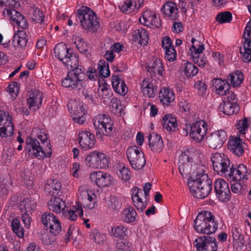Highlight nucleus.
<instances>
[{
	"label": "nucleus",
	"instance_id": "a878e982",
	"mask_svg": "<svg viewBox=\"0 0 251 251\" xmlns=\"http://www.w3.org/2000/svg\"><path fill=\"white\" fill-rule=\"evenodd\" d=\"M54 51L55 56L62 62L65 59H67V56H68L70 53L66 45L62 43L57 44L55 46L54 49Z\"/></svg>",
	"mask_w": 251,
	"mask_h": 251
},
{
	"label": "nucleus",
	"instance_id": "1a4fd4ad",
	"mask_svg": "<svg viewBox=\"0 0 251 251\" xmlns=\"http://www.w3.org/2000/svg\"><path fill=\"white\" fill-rule=\"evenodd\" d=\"M86 163L90 167L106 169L108 167L107 156L103 153L92 151L85 159Z\"/></svg>",
	"mask_w": 251,
	"mask_h": 251
},
{
	"label": "nucleus",
	"instance_id": "4468645a",
	"mask_svg": "<svg viewBox=\"0 0 251 251\" xmlns=\"http://www.w3.org/2000/svg\"><path fill=\"white\" fill-rule=\"evenodd\" d=\"M226 133L224 130L212 132L208 139L209 147L214 149L222 147L226 140Z\"/></svg>",
	"mask_w": 251,
	"mask_h": 251
},
{
	"label": "nucleus",
	"instance_id": "49530a36",
	"mask_svg": "<svg viewBox=\"0 0 251 251\" xmlns=\"http://www.w3.org/2000/svg\"><path fill=\"white\" fill-rule=\"evenodd\" d=\"M232 18L231 13L226 11L219 13L216 17V20L220 24L230 23L231 21Z\"/></svg>",
	"mask_w": 251,
	"mask_h": 251
},
{
	"label": "nucleus",
	"instance_id": "338daca9",
	"mask_svg": "<svg viewBox=\"0 0 251 251\" xmlns=\"http://www.w3.org/2000/svg\"><path fill=\"white\" fill-rule=\"evenodd\" d=\"M21 219L23 222L25 224L26 228H28L30 226L31 218L28 213H23L22 214Z\"/></svg>",
	"mask_w": 251,
	"mask_h": 251
},
{
	"label": "nucleus",
	"instance_id": "09e8293b",
	"mask_svg": "<svg viewBox=\"0 0 251 251\" xmlns=\"http://www.w3.org/2000/svg\"><path fill=\"white\" fill-rule=\"evenodd\" d=\"M183 155H181V157H179L178 162L179 173L182 176L186 175L187 173L189 171V165L188 164L189 157H186L187 160V162L186 163L181 161V160L183 161Z\"/></svg>",
	"mask_w": 251,
	"mask_h": 251
},
{
	"label": "nucleus",
	"instance_id": "864d4df0",
	"mask_svg": "<svg viewBox=\"0 0 251 251\" xmlns=\"http://www.w3.org/2000/svg\"><path fill=\"white\" fill-rule=\"evenodd\" d=\"M132 201L133 205L137 209V210L141 212H143L147 205V203L143 202L140 197H138L137 198L135 199V200H132Z\"/></svg>",
	"mask_w": 251,
	"mask_h": 251
},
{
	"label": "nucleus",
	"instance_id": "774afa93",
	"mask_svg": "<svg viewBox=\"0 0 251 251\" xmlns=\"http://www.w3.org/2000/svg\"><path fill=\"white\" fill-rule=\"evenodd\" d=\"M195 87L199 91L200 95L203 96L204 94H205L207 88L206 85L204 83L199 82L195 84Z\"/></svg>",
	"mask_w": 251,
	"mask_h": 251
},
{
	"label": "nucleus",
	"instance_id": "f257e3e1",
	"mask_svg": "<svg viewBox=\"0 0 251 251\" xmlns=\"http://www.w3.org/2000/svg\"><path fill=\"white\" fill-rule=\"evenodd\" d=\"M188 185L194 197L204 199L212 190V182L208 175L202 171L196 170L189 172Z\"/></svg>",
	"mask_w": 251,
	"mask_h": 251
},
{
	"label": "nucleus",
	"instance_id": "b1692460",
	"mask_svg": "<svg viewBox=\"0 0 251 251\" xmlns=\"http://www.w3.org/2000/svg\"><path fill=\"white\" fill-rule=\"evenodd\" d=\"M48 207L50 210L60 213L61 211L64 210L66 205L64 201L55 196L48 202Z\"/></svg>",
	"mask_w": 251,
	"mask_h": 251
},
{
	"label": "nucleus",
	"instance_id": "bb28decb",
	"mask_svg": "<svg viewBox=\"0 0 251 251\" xmlns=\"http://www.w3.org/2000/svg\"><path fill=\"white\" fill-rule=\"evenodd\" d=\"M134 41H137L141 45H146L148 43L149 36L147 31L144 28L135 30L132 34Z\"/></svg>",
	"mask_w": 251,
	"mask_h": 251
},
{
	"label": "nucleus",
	"instance_id": "7c9ffc66",
	"mask_svg": "<svg viewBox=\"0 0 251 251\" xmlns=\"http://www.w3.org/2000/svg\"><path fill=\"white\" fill-rule=\"evenodd\" d=\"M143 3V0H126L123 4H121L119 7L123 12L127 14L130 12L131 10L129 9L131 6L139 8Z\"/></svg>",
	"mask_w": 251,
	"mask_h": 251
},
{
	"label": "nucleus",
	"instance_id": "5701e85b",
	"mask_svg": "<svg viewBox=\"0 0 251 251\" xmlns=\"http://www.w3.org/2000/svg\"><path fill=\"white\" fill-rule=\"evenodd\" d=\"M146 66L147 71L152 73L154 76H156L157 75L160 76L163 75V66L159 59L155 58L152 62L147 63Z\"/></svg>",
	"mask_w": 251,
	"mask_h": 251
},
{
	"label": "nucleus",
	"instance_id": "680f3d73",
	"mask_svg": "<svg viewBox=\"0 0 251 251\" xmlns=\"http://www.w3.org/2000/svg\"><path fill=\"white\" fill-rule=\"evenodd\" d=\"M247 121V118H245L242 121H240L238 124L237 128L241 134H245V130L248 128Z\"/></svg>",
	"mask_w": 251,
	"mask_h": 251
},
{
	"label": "nucleus",
	"instance_id": "13d9d810",
	"mask_svg": "<svg viewBox=\"0 0 251 251\" xmlns=\"http://www.w3.org/2000/svg\"><path fill=\"white\" fill-rule=\"evenodd\" d=\"M40 237L43 244L45 245L52 244L55 239V236L51 235V237H50L49 235L46 233H41Z\"/></svg>",
	"mask_w": 251,
	"mask_h": 251
},
{
	"label": "nucleus",
	"instance_id": "f03ea898",
	"mask_svg": "<svg viewBox=\"0 0 251 251\" xmlns=\"http://www.w3.org/2000/svg\"><path fill=\"white\" fill-rule=\"evenodd\" d=\"M194 228L200 233L210 234L217 229L218 223L210 211H201L197 215L194 221Z\"/></svg>",
	"mask_w": 251,
	"mask_h": 251
},
{
	"label": "nucleus",
	"instance_id": "f3484780",
	"mask_svg": "<svg viewBox=\"0 0 251 251\" xmlns=\"http://www.w3.org/2000/svg\"><path fill=\"white\" fill-rule=\"evenodd\" d=\"M78 139L80 146L85 150L92 148L96 143L94 135L88 131H82L80 132Z\"/></svg>",
	"mask_w": 251,
	"mask_h": 251
},
{
	"label": "nucleus",
	"instance_id": "f704fd0d",
	"mask_svg": "<svg viewBox=\"0 0 251 251\" xmlns=\"http://www.w3.org/2000/svg\"><path fill=\"white\" fill-rule=\"evenodd\" d=\"M162 10L164 13L168 15L172 20L176 19V15L178 12V9L176 3L173 2H167L163 6Z\"/></svg>",
	"mask_w": 251,
	"mask_h": 251
},
{
	"label": "nucleus",
	"instance_id": "393cba45",
	"mask_svg": "<svg viewBox=\"0 0 251 251\" xmlns=\"http://www.w3.org/2000/svg\"><path fill=\"white\" fill-rule=\"evenodd\" d=\"M245 41L243 49L240 48V52L242 54V59L244 62L249 63L251 61V40L244 37Z\"/></svg>",
	"mask_w": 251,
	"mask_h": 251
},
{
	"label": "nucleus",
	"instance_id": "e2e57ef3",
	"mask_svg": "<svg viewBox=\"0 0 251 251\" xmlns=\"http://www.w3.org/2000/svg\"><path fill=\"white\" fill-rule=\"evenodd\" d=\"M162 46L165 50L169 49V48H174L170 38L168 36H165L163 38L162 40Z\"/></svg>",
	"mask_w": 251,
	"mask_h": 251
},
{
	"label": "nucleus",
	"instance_id": "052dcab7",
	"mask_svg": "<svg viewBox=\"0 0 251 251\" xmlns=\"http://www.w3.org/2000/svg\"><path fill=\"white\" fill-rule=\"evenodd\" d=\"M104 87L102 88L100 91H98L99 94L100 95L102 99L108 100L112 95V92L110 89H104Z\"/></svg>",
	"mask_w": 251,
	"mask_h": 251
},
{
	"label": "nucleus",
	"instance_id": "2f4dec72",
	"mask_svg": "<svg viewBox=\"0 0 251 251\" xmlns=\"http://www.w3.org/2000/svg\"><path fill=\"white\" fill-rule=\"evenodd\" d=\"M162 124L164 128L168 131L175 130L177 126L176 119L171 114L163 117Z\"/></svg>",
	"mask_w": 251,
	"mask_h": 251
},
{
	"label": "nucleus",
	"instance_id": "a19ab883",
	"mask_svg": "<svg viewBox=\"0 0 251 251\" xmlns=\"http://www.w3.org/2000/svg\"><path fill=\"white\" fill-rule=\"evenodd\" d=\"M183 68V71L187 77H193L198 73V68L192 63L187 61H184Z\"/></svg>",
	"mask_w": 251,
	"mask_h": 251
},
{
	"label": "nucleus",
	"instance_id": "aec40b11",
	"mask_svg": "<svg viewBox=\"0 0 251 251\" xmlns=\"http://www.w3.org/2000/svg\"><path fill=\"white\" fill-rule=\"evenodd\" d=\"M149 145L152 151L160 152L163 149L164 144L161 137L154 133L148 136Z\"/></svg>",
	"mask_w": 251,
	"mask_h": 251
},
{
	"label": "nucleus",
	"instance_id": "a211bd4d",
	"mask_svg": "<svg viewBox=\"0 0 251 251\" xmlns=\"http://www.w3.org/2000/svg\"><path fill=\"white\" fill-rule=\"evenodd\" d=\"M243 142L239 137L231 136L227 144L228 149L236 156H242L244 152Z\"/></svg>",
	"mask_w": 251,
	"mask_h": 251
},
{
	"label": "nucleus",
	"instance_id": "79ce46f5",
	"mask_svg": "<svg viewBox=\"0 0 251 251\" xmlns=\"http://www.w3.org/2000/svg\"><path fill=\"white\" fill-rule=\"evenodd\" d=\"M136 212L133 207L126 208L123 213V221L126 223L133 222L135 220Z\"/></svg>",
	"mask_w": 251,
	"mask_h": 251
},
{
	"label": "nucleus",
	"instance_id": "6ab92c4d",
	"mask_svg": "<svg viewBox=\"0 0 251 251\" xmlns=\"http://www.w3.org/2000/svg\"><path fill=\"white\" fill-rule=\"evenodd\" d=\"M204 50V45H199L198 48L193 45L190 49L191 55L193 57L192 61L194 63L197 64L199 66L202 67H204L207 61L204 57H202L200 59V54Z\"/></svg>",
	"mask_w": 251,
	"mask_h": 251
},
{
	"label": "nucleus",
	"instance_id": "8fccbe9b",
	"mask_svg": "<svg viewBox=\"0 0 251 251\" xmlns=\"http://www.w3.org/2000/svg\"><path fill=\"white\" fill-rule=\"evenodd\" d=\"M112 232L113 235L117 238H123L126 235V231L127 230L126 227L120 225L115 227H112Z\"/></svg>",
	"mask_w": 251,
	"mask_h": 251
},
{
	"label": "nucleus",
	"instance_id": "72a5a7b5",
	"mask_svg": "<svg viewBox=\"0 0 251 251\" xmlns=\"http://www.w3.org/2000/svg\"><path fill=\"white\" fill-rule=\"evenodd\" d=\"M41 220L46 227L49 228L50 225L53 224L57 228H59V220L51 213H44L41 216Z\"/></svg>",
	"mask_w": 251,
	"mask_h": 251
},
{
	"label": "nucleus",
	"instance_id": "423d86ee",
	"mask_svg": "<svg viewBox=\"0 0 251 251\" xmlns=\"http://www.w3.org/2000/svg\"><path fill=\"white\" fill-rule=\"evenodd\" d=\"M126 155L130 165L133 169L139 170L145 166V155L139 147H129L126 150Z\"/></svg>",
	"mask_w": 251,
	"mask_h": 251
},
{
	"label": "nucleus",
	"instance_id": "e433bc0d",
	"mask_svg": "<svg viewBox=\"0 0 251 251\" xmlns=\"http://www.w3.org/2000/svg\"><path fill=\"white\" fill-rule=\"evenodd\" d=\"M244 79V75L240 71H237L235 75L231 73L230 74L227 78L226 82L230 83L233 87L239 86Z\"/></svg>",
	"mask_w": 251,
	"mask_h": 251
},
{
	"label": "nucleus",
	"instance_id": "37998d69",
	"mask_svg": "<svg viewBox=\"0 0 251 251\" xmlns=\"http://www.w3.org/2000/svg\"><path fill=\"white\" fill-rule=\"evenodd\" d=\"M74 43L80 52L84 54L86 57H89L90 54L88 51L87 45L82 38L80 37H77Z\"/></svg>",
	"mask_w": 251,
	"mask_h": 251
},
{
	"label": "nucleus",
	"instance_id": "473e14b6",
	"mask_svg": "<svg viewBox=\"0 0 251 251\" xmlns=\"http://www.w3.org/2000/svg\"><path fill=\"white\" fill-rule=\"evenodd\" d=\"M159 98L164 104L168 105L174 100L173 92L170 89L163 88L161 89L159 93Z\"/></svg>",
	"mask_w": 251,
	"mask_h": 251
},
{
	"label": "nucleus",
	"instance_id": "6e6d98bb",
	"mask_svg": "<svg viewBox=\"0 0 251 251\" xmlns=\"http://www.w3.org/2000/svg\"><path fill=\"white\" fill-rule=\"evenodd\" d=\"M165 58L169 61H173L176 58V52L174 48L165 50Z\"/></svg>",
	"mask_w": 251,
	"mask_h": 251
},
{
	"label": "nucleus",
	"instance_id": "a18cd8bd",
	"mask_svg": "<svg viewBox=\"0 0 251 251\" xmlns=\"http://www.w3.org/2000/svg\"><path fill=\"white\" fill-rule=\"evenodd\" d=\"M98 70L103 77H108L110 75L108 64L104 60H100L98 63Z\"/></svg>",
	"mask_w": 251,
	"mask_h": 251
},
{
	"label": "nucleus",
	"instance_id": "3c124183",
	"mask_svg": "<svg viewBox=\"0 0 251 251\" xmlns=\"http://www.w3.org/2000/svg\"><path fill=\"white\" fill-rule=\"evenodd\" d=\"M7 122L3 123V126L4 127L5 131L7 133V136H10L13 133L14 125L12 122L11 116H9L7 118Z\"/></svg>",
	"mask_w": 251,
	"mask_h": 251
},
{
	"label": "nucleus",
	"instance_id": "c03bdc74",
	"mask_svg": "<svg viewBox=\"0 0 251 251\" xmlns=\"http://www.w3.org/2000/svg\"><path fill=\"white\" fill-rule=\"evenodd\" d=\"M11 227L13 231L19 238L24 237V229L19 220L17 218L13 219L11 222Z\"/></svg>",
	"mask_w": 251,
	"mask_h": 251
},
{
	"label": "nucleus",
	"instance_id": "c9c22d12",
	"mask_svg": "<svg viewBox=\"0 0 251 251\" xmlns=\"http://www.w3.org/2000/svg\"><path fill=\"white\" fill-rule=\"evenodd\" d=\"M213 83L215 84L216 83H217V85L220 84L218 87H217L218 86H216V91L220 95H226L229 93V85L227 82L225 81V80L223 81L222 79L219 78H215L213 80Z\"/></svg>",
	"mask_w": 251,
	"mask_h": 251
},
{
	"label": "nucleus",
	"instance_id": "39448f33",
	"mask_svg": "<svg viewBox=\"0 0 251 251\" xmlns=\"http://www.w3.org/2000/svg\"><path fill=\"white\" fill-rule=\"evenodd\" d=\"M93 124L97 130L96 136L99 138H102V135L111 136L114 132L111 120L105 115H100L95 117Z\"/></svg>",
	"mask_w": 251,
	"mask_h": 251
},
{
	"label": "nucleus",
	"instance_id": "dca6fc26",
	"mask_svg": "<svg viewBox=\"0 0 251 251\" xmlns=\"http://www.w3.org/2000/svg\"><path fill=\"white\" fill-rule=\"evenodd\" d=\"M228 176L230 178L235 181H240L242 179H247V169L246 166L243 164H240L237 168L234 167L233 165L229 168L228 171Z\"/></svg>",
	"mask_w": 251,
	"mask_h": 251
},
{
	"label": "nucleus",
	"instance_id": "c756f323",
	"mask_svg": "<svg viewBox=\"0 0 251 251\" xmlns=\"http://www.w3.org/2000/svg\"><path fill=\"white\" fill-rule=\"evenodd\" d=\"M120 79L118 75H114L112 77V84L114 90L117 93L125 95L127 92V87L124 81H122L121 87H119Z\"/></svg>",
	"mask_w": 251,
	"mask_h": 251
},
{
	"label": "nucleus",
	"instance_id": "ddd939ff",
	"mask_svg": "<svg viewBox=\"0 0 251 251\" xmlns=\"http://www.w3.org/2000/svg\"><path fill=\"white\" fill-rule=\"evenodd\" d=\"M206 125L204 122H196L191 126L190 137L198 142L202 141L206 132Z\"/></svg>",
	"mask_w": 251,
	"mask_h": 251
},
{
	"label": "nucleus",
	"instance_id": "4be33fe9",
	"mask_svg": "<svg viewBox=\"0 0 251 251\" xmlns=\"http://www.w3.org/2000/svg\"><path fill=\"white\" fill-rule=\"evenodd\" d=\"M223 103H221L219 109L220 110H223L224 114L227 115H231L234 113H237L239 110V107L235 101H230L226 100L223 101Z\"/></svg>",
	"mask_w": 251,
	"mask_h": 251
},
{
	"label": "nucleus",
	"instance_id": "58836bf2",
	"mask_svg": "<svg viewBox=\"0 0 251 251\" xmlns=\"http://www.w3.org/2000/svg\"><path fill=\"white\" fill-rule=\"evenodd\" d=\"M19 207L22 213H28L35 208L36 203L33 201L26 199L20 201Z\"/></svg>",
	"mask_w": 251,
	"mask_h": 251
},
{
	"label": "nucleus",
	"instance_id": "9d476101",
	"mask_svg": "<svg viewBox=\"0 0 251 251\" xmlns=\"http://www.w3.org/2000/svg\"><path fill=\"white\" fill-rule=\"evenodd\" d=\"M193 244L198 251H217L218 246L215 237L203 236L196 239Z\"/></svg>",
	"mask_w": 251,
	"mask_h": 251
},
{
	"label": "nucleus",
	"instance_id": "ea45409f",
	"mask_svg": "<svg viewBox=\"0 0 251 251\" xmlns=\"http://www.w3.org/2000/svg\"><path fill=\"white\" fill-rule=\"evenodd\" d=\"M66 58L67 59H65L63 62V63L67 66L68 68L69 66H70V69L71 71L75 70V69H81V68H78V58L75 54L73 53H70L69 55L67 56Z\"/></svg>",
	"mask_w": 251,
	"mask_h": 251
},
{
	"label": "nucleus",
	"instance_id": "bf43d9fd",
	"mask_svg": "<svg viewBox=\"0 0 251 251\" xmlns=\"http://www.w3.org/2000/svg\"><path fill=\"white\" fill-rule=\"evenodd\" d=\"M29 98L35 100L38 103H41L42 102V94L38 91H34L30 93Z\"/></svg>",
	"mask_w": 251,
	"mask_h": 251
},
{
	"label": "nucleus",
	"instance_id": "5fc2aeb1",
	"mask_svg": "<svg viewBox=\"0 0 251 251\" xmlns=\"http://www.w3.org/2000/svg\"><path fill=\"white\" fill-rule=\"evenodd\" d=\"M5 11L6 12L7 15L10 16V18L15 23H16L19 20V15L18 14H21L13 9H5L3 11L4 14H5Z\"/></svg>",
	"mask_w": 251,
	"mask_h": 251
},
{
	"label": "nucleus",
	"instance_id": "4c0bfd02",
	"mask_svg": "<svg viewBox=\"0 0 251 251\" xmlns=\"http://www.w3.org/2000/svg\"><path fill=\"white\" fill-rule=\"evenodd\" d=\"M150 12L146 11H145L142 15V18H139V22L140 23L145 24V25L148 26L149 25L147 24V22L151 21V23L152 25H154L155 28H158L161 26V24L160 23H155V20L156 19V16L155 14H153L151 16H150Z\"/></svg>",
	"mask_w": 251,
	"mask_h": 251
},
{
	"label": "nucleus",
	"instance_id": "69168bd1",
	"mask_svg": "<svg viewBox=\"0 0 251 251\" xmlns=\"http://www.w3.org/2000/svg\"><path fill=\"white\" fill-rule=\"evenodd\" d=\"M27 103L28 104V108L30 109H32L35 111L36 109L39 108L41 103H38L35 102V100H32L30 98H28L27 100Z\"/></svg>",
	"mask_w": 251,
	"mask_h": 251
},
{
	"label": "nucleus",
	"instance_id": "0e129e2a",
	"mask_svg": "<svg viewBox=\"0 0 251 251\" xmlns=\"http://www.w3.org/2000/svg\"><path fill=\"white\" fill-rule=\"evenodd\" d=\"M0 4L9 8H14L16 6L17 2L15 0H0Z\"/></svg>",
	"mask_w": 251,
	"mask_h": 251
},
{
	"label": "nucleus",
	"instance_id": "9b49d317",
	"mask_svg": "<svg viewBox=\"0 0 251 251\" xmlns=\"http://www.w3.org/2000/svg\"><path fill=\"white\" fill-rule=\"evenodd\" d=\"M69 111L74 114L73 120L78 124L84 123L85 118V109L82 103L76 100L70 101L67 104Z\"/></svg>",
	"mask_w": 251,
	"mask_h": 251
},
{
	"label": "nucleus",
	"instance_id": "c85d7f7f",
	"mask_svg": "<svg viewBox=\"0 0 251 251\" xmlns=\"http://www.w3.org/2000/svg\"><path fill=\"white\" fill-rule=\"evenodd\" d=\"M26 33L23 31L14 34L12 41L13 45L19 48H23L25 47L28 41Z\"/></svg>",
	"mask_w": 251,
	"mask_h": 251
},
{
	"label": "nucleus",
	"instance_id": "412c9836",
	"mask_svg": "<svg viewBox=\"0 0 251 251\" xmlns=\"http://www.w3.org/2000/svg\"><path fill=\"white\" fill-rule=\"evenodd\" d=\"M61 189L60 182L56 179L48 181L45 187V191L53 197L60 196L61 194Z\"/></svg>",
	"mask_w": 251,
	"mask_h": 251
},
{
	"label": "nucleus",
	"instance_id": "0eeeda50",
	"mask_svg": "<svg viewBox=\"0 0 251 251\" xmlns=\"http://www.w3.org/2000/svg\"><path fill=\"white\" fill-rule=\"evenodd\" d=\"M26 149L29 154L34 157L44 158L50 157L51 154V151L45 152L44 147L40 144L38 140L31 137H27L25 140Z\"/></svg>",
	"mask_w": 251,
	"mask_h": 251
},
{
	"label": "nucleus",
	"instance_id": "de8ad7c7",
	"mask_svg": "<svg viewBox=\"0 0 251 251\" xmlns=\"http://www.w3.org/2000/svg\"><path fill=\"white\" fill-rule=\"evenodd\" d=\"M32 16H31V20L37 23H42L44 21V15L43 13L40 11L39 9L33 7H32Z\"/></svg>",
	"mask_w": 251,
	"mask_h": 251
},
{
	"label": "nucleus",
	"instance_id": "2eb2a0df",
	"mask_svg": "<svg viewBox=\"0 0 251 251\" xmlns=\"http://www.w3.org/2000/svg\"><path fill=\"white\" fill-rule=\"evenodd\" d=\"M91 181H95L99 187H104L112 184V177L110 174L101 171L94 172L90 175Z\"/></svg>",
	"mask_w": 251,
	"mask_h": 251
},
{
	"label": "nucleus",
	"instance_id": "cd10ccee",
	"mask_svg": "<svg viewBox=\"0 0 251 251\" xmlns=\"http://www.w3.org/2000/svg\"><path fill=\"white\" fill-rule=\"evenodd\" d=\"M141 85L142 93L144 96L149 98H153L155 96L157 90L154 87L152 83L149 82L148 80L144 79Z\"/></svg>",
	"mask_w": 251,
	"mask_h": 251
},
{
	"label": "nucleus",
	"instance_id": "603ef678",
	"mask_svg": "<svg viewBox=\"0 0 251 251\" xmlns=\"http://www.w3.org/2000/svg\"><path fill=\"white\" fill-rule=\"evenodd\" d=\"M110 106L112 108V111L116 113L121 114L122 113V106L119 100L117 98H113L110 102Z\"/></svg>",
	"mask_w": 251,
	"mask_h": 251
},
{
	"label": "nucleus",
	"instance_id": "7ed1b4c3",
	"mask_svg": "<svg viewBox=\"0 0 251 251\" xmlns=\"http://www.w3.org/2000/svg\"><path fill=\"white\" fill-rule=\"evenodd\" d=\"M77 15L82 28L88 32H95L99 28L96 14L90 8L82 6L77 10Z\"/></svg>",
	"mask_w": 251,
	"mask_h": 251
},
{
	"label": "nucleus",
	"instance_id": "4d7b16f0",
	"mask_svg": "<svg viewBox=\"0 0 251 251\" xmlns=\"http://www.w3.org/2000/svg\"><path fill=\"white\" fill-rule=\"evenodd\" d=\"M19 20L16 23L18 26L22 29H25L28 26V22L25 17L22 14H18Z\"/></svg>",
	"mask_w": 251,
	"mask_h": 251
},
{
	"label": "nucleus",
	"instance_id": "20e7f679",
	"mask_svg": "<svg viewBox=\"0 0 251 251\" xmlns=\"http://www.w3.org/2000/svg\"><path fill=\"white\" fill-rule=\"evenodd\" d=\"M84 77L85 74L82 70L75 69L68 72L66 77L62 80V85L74 90L82 89L85 86L83 81Z\"/></svg>",
	"mask_w": 251,
	"mask_h": 251
},
{
	"label": "nucleus",
	"instance_id": "6e6552de",
	"mask_svg": "<svg viewBox=\"0 0 251 251\" xmlns=\"http://www.w3.org/2000/svg\"><path fill=\"white\" fill-rule=\"evenodd\" d=\"M214 170L221 175L228 174L230 167V160L224 154L216 153L211 158Z\"/></svg>",
	"mask_w": 251,
	"mask_h": 251
},
{
	"label": "nucleus",
	"instance_id": "f8f14e48",
	"mask_svg": "<svg viewBox=\"0 0 251 251\" xmlns=\"http://www.w3.org/2000/svg\"><path fill=\"white\" fill-rule=\"evenodd\" d=\"M214 189L216 195L220 201H227L230 198V191L228 183L222 178H219L214 182Z\"/></svg>",
	"mask_w": 251,
	"mask_h": 251
}]
</instances>
